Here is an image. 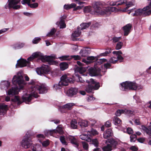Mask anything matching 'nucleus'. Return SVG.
<instances>
[{
  "label": "nucleus",
  "mask_w": 151,
  "mask_h": 151,
  "mask_svg": "<svg viewBox=\"0 0 151 151\" xmlns=\"http://www.w3.org/2000/svg\"><path fill=\"white\" fill-rule=\"evenodd\" d=\"M28 84L31 86L29 89L31 94L29 96H24L22 97L23 102H25L27 104H28L30 101L32 96L37 98L38 93H44L47 92L48 89L47 87L45 85H38L36 82L32 80H31Z\"/></svg>",
  "instance_id": "obj_1"
},
{
  "label": "nucleus",
  "mask_w": 151,
  "mask_h": 151,
  "mask_svg": "<svg viewBox=\"0 0 151 151\" xmlns=\"http://www.w3.org/2000/svg\"><path fill=\"white\" fill-rule=\"evenodd\" d=\"M102 6L101 4L97 2L94 4L93 7L96 13L103 15L108 16L111 14V12H116L119 11V9L115 7H108L102 9H101Z\"/></svg>",
  "instance_id": "obj_2"
},
{
  "label": "nucleus",
  "mask_w": 151,
  "mask_h": 151,
  "mask_svg": "<svg viewBox=\"0 0 151 151\" xmlns=\"http://www.w3.org/2000/svg\"><path fill=\"white\" fill-rule=\"evenodd\" d=\"M35 58H40L43 62L47 61L50 64H53L55 63V62L53 60L55 58V55H51L50 56H43L42 53L39 52H36L32 54L31 56L28 58V61H31Z\"/></svg>",
  "instance_id": "obj_3"
},
{
  "label": "nucleus",
  "mask_w": 151,
  "mask_h": 151,
  "mask_svg": "<svg viewBox=\"0 0 151 151\" xmlns=\"http://www.w3.org/2000/svg\"><path fill=\"white\" fill-rule=\"evenodd\" d=\"M12 82L14 84H17L19 85V89L23 88L26 84L22 76L19 73H18L17 75L14 76L12 80Z\"/></svg>",
  "instance_id": "obj_4"
},
{
  "label": "nucleus",
  "mask_w": 151,
  "mask_h": 151,
  "mask_svg": "<svg viewBox=\"0 0 151 151\" xmlns=\"http://www.w3.org/2000/svg\"><path fill=\"white\" fill-rule=\"evenodd\" d=\"M121 89L122 91L137 90V84L134 82L126 81L121 83Z\"/></svg>",
  "instance_id": "obj_5"
},
{
  "label": "nucleus",
  "mask_w": 151,
  "mask_h": 151,
  "mask_svg": "<svg viewBox=\"0 0 151 151\" xmlns=\"http://www.w3.org/2000/svg\"><path fill=\"white\" fill-rule=\"evenodd\" d=\"M73 82L72 78L68 77L66 75H64L61 77L60 81L59 82V85L62 87L67 86L69 83H73Z\"/></svg>",
  "instance_id": "obj_6"
},
{
  "label": "nucleus",
  "mask_w": 151,
  "mask_h": 151,
  "mask_svg": "<svg viewBox=\"0 0 151 151\" xmlns=\"http://www.w3.org/2000/svg\"><path fill=\"white\" fill-rule=\"evenodd\" d=\"M20 0H10L8 4H6L5 6L6 9L8 8L10 9L11 8L15 9H17L20 8V6L17 5V4L19 2Z\"/></svg>",
  "instance_id": "obj_7"
},
{
  "label": "nucleus",
  "mask_w": 151,
  "mask_h": 151,
  "mask_svg": "<svg viewBox=\"0 0 151 151\" xmlns=\"http://www.w3.org/2000/svg\"><path fill=\"white\" fill-rule=\"evenodd\" d=\"M63 132L62 128V125H59L57 127L56 130L46 131L45 132V134L47 136H52L55 133H58L60 134H62Z\"/></svg>",
  "instance_id": "obj_8"
},
{
  "label": "nucleus",
  "mask_w": 151,
  "mask_h": 151,
  "mask_svg": "<svg viewBox=\"0 0 151 151\" xmlns=\"http://www.w3.org/2000/svg\"><path fill=\"white\" fill-rule=\"evenodd\" d=\"M32 144L31 139L26 136L24 137L21 142L22 146L25 148H28L31 147Z\"/></svg>",
  "instance_id": "obj_9"
},
{
  "label": "nucleus",
  "mask_w": 151,
  "mask_h": 151,
  "mask_svg": "<svg viewBox=\"0 0 151 151\" xmlns=\"http://www.w3.org/2000/svg\"><path fill=\"white\" fill-rule=\"evenodd\" d=\"M36 70L38 74L41 75L47 73L49 71L50 69L47 65H43L41 68H37Z\"/></svg>",
  "instance_id": "obj_10"
},
{
  "label": "nucleus",
  "mask_w": 151,
  "mask_h": 151,
  "mask_svg": "<svg viewBox=\"0 0 151 151\" xmlns=\"http://www.w3.org/2000/svg\"><path fill=\"white\" fill-rule=\"evenodd\" d=\"M150 5L148 6H147L145 8H143V9H139L135 11V13L132 14L133 16H139L142 15H144L145 13V11L147 9L150 8Z\"/></svg>",
  "instance_id": "obj_11"
},
{
  "label": "nucleus",
  "mask_w": 151,
  "mask_h": 151,
  "mask_svg": "<svg viewBox=\"0 0 151 151\" xmlns=\"http://www.w3.org/2000/svg\"><path fill=\"white\" fill-rule=\"evenodd\" d=\"M106 143H108L112 149H115L118 145V141L115 139L111 138L106 140Z\"/></svg>",
  "instance_id": "obj_12"
},
{
  "label": "nucleus",
  "mask_w": 151,
  "mask_h": 151,
  "mask_svg": "<svg viewBox=\"0 0 151 151\" xmlns=\"http://www.w3.org/2000/svg\"><path fill=\"white\" fill-rule=\"evenodd\" d=\"M29 65V61H27L26 60L21 59L18 62V63L16 65V68L22 67L26 66H28Z\"/></svg>",
  "instance_id": "obj_13"
},
{
  "label": "nucleus",
  "mask_w": 151,
  "mask_h": 151,
  "mask_svg": "<svg viewBox=\"0 0 151 151\" xmlns=\"http://www.w3.org/2000/svg\"><path fill=\"white\" fill-rule=\"evenodd\" d=\"M78 92V89L75 88H71L66 92L67 96L72 97L76 94Z\"/></svg>",
  "instance_id": "obj_14"
},
{
  "label": "nucleus",
  "mask_w": 151,
  "mask_h": 151,
  "mask_svg": "<svg viewBox=\"0 0 151 151\" xmlns=\"http://www.w3.org/2000/svg\"><path fill=\"white\" fill-rule=\"evenodd\" d=\"M10 83L8 81H1L0 83V88L2 90H6L10 86Z\"/></svg>",
  "instance_id": "obj_15"
},
{
  "label": "nucleus",
  "mask_w": 151,
  "mask_h": 151,
  "mask_svg": "<svg viewBox=\"0 0 151 151\" xmlns=\"http://www.w3.org/2000/svg\"><path fill=\"white\" fill-rule=\"evenodd\" d=\"M101 72L100 70H98L96 68H91L89 69V74L91 76H95L99 75Z\"/></svg>",
  "instance_id": "obj_16"
},
{
  "label": "nucleus",
  "mask_w": 151,
  "mask_h": 151,
  "mask_svg": "<svg viewBox=\"0 0 151 151\" xmlns=\"http://www.w3.org/2000/svg\"><path fill=\"white\" fill-rule=\"evenodd\" d=\"M19 91V88L17 87L14 88L12 87L7 92L8 95L13 96L17 94L18 93Z\"/></svg>",
  "instance_id": "obj_17"
},
{
  "label": "nucleus",
  "mask_w": 151,
  "mask_h": 151,
  "mask_svg": "<svg viewBox=\"0 0 151 151\" xmlns=\"http://www.w3.org/2000/svg\"><path fill=\"white\" fill-rule=\"evenodd\" d=\"M86 82L87 83L89 84H92V85H94V86H93L94 90L98 89L100 87L99 83L96 82L92 79H91L90 81H86Z\"/></svg>",
  "instance_id": "obj_18"
},
{
  "label": "nucleus",
  "mask_w": 151,
  "mask_h": 151,
  "mask_svg": "<svg viewBox=\"0 0 151 151\" xmlns=\"http://www.w3.org/2000/svg\"><path fill=\"white\" fill-rule=\"evenodd\" d=\"M132 27V25L130 24H128L123 27L125 36L127 35L130 32V31Z\"/></svg>",
  "instance_id": "obj_19"
},
{
  "label": "nucleus",
  "mask_w": 151,
  "mask_h": 151,
  "mask_svg": "<svg viewBox=\"0 0 151 151\" xmlns=\"http://www.w3.org/2000/svg\"><path fill=\"white\" fill-rule=\"evenodd\" d=\"M68 139L70 141L71 143L74 144L75 146H78V143L77 139L73 136H69L68 137Z\"/></svg>",
  "instance_id": "obj_20"
},
{
  "label": "nucleus",
  "mask_w": 151,
  "mask_h": 151,
  "mask_svg": "<svg viewBox=\"0 0 151 151\" xmlns=\"http://www.w3.org/2000/svg\"><path fill=\"white\" fill-rule=\"evenodd\" d=\"M113 133L112 130L109 129L106 130L103 134L104 137V139H107L110 137L112 136Z\"/></svg>",
  "instance_id": "obj_21"
},
{
  "label": "nucleus",
  "mask_w": 151,
  "mask_h": 151,
  "mask_svg": "<svg viewBox=\"0 0 151 151\" xmlns=\"http://www.w3.org/2000/svg\"><path fill=\"white\" fill-rule=\"evenodd\" d=\"M79 28V27H78L77 30L72 34V38L74 39L76 37H79L81 35V30H80Z\"/></svg>",
  "instance_id": "obj_22"
},
{
  "label": "nucleus",
  "mask_w": 151,
  "mask_h": 151,
  "mask_svg": "<svg viewBox=\"0 0 151 151\" xmlns=\"http://www.w3.org/2000/svg\"><path fill=\"white\" fill-rule=\"evenodd\" d=\"M126 4V5L127 7L124 9L122 10V11L123 12H125L127 11V10L128 9L129 7H130L134 5V1H132L131 2H128L127 1V2L125 3Z\"/></svg>",
  "instance_id": "obj_23"
},
{
  "label": "nucleus",
  "mask_w": 151,
  "mask_h": 151,
  "mask_svg": "<svg viewBox=\"0 0 151 151\" xmlns=\"http://www.w3.org/2000/svg\"><path fill=\"white\" fill-rule=\"evenodd\" d=\"M74 105H75V104L74 103H69L63 106H62V108L67 110H70L72 109L73 106Z\"/></svg>",
  "instance_id": "obj_24"
},
{
  "label": "nucleus",
  "mask_w": 151,
  "mask_h": 151,
  "mask_svg": "<svg viewBox=\"0 0 151 151\" xmlns=\"http://www.w3.org/2000/svg\"><path fill=\"white\" fill-rule=\"evenodd\" d=\"M142 129L147 134L151 136V125L149 126L148 128L144 126H142Z\"/></svg>",
  "instance_id": "obj_25"
},
{
  "label": "nucleus",
  "mask_w": 151,
  "mask_h": 151,
  "mask_svg": "<svg viewBox=\"0 0 151 151\" xmlns=\"http://www.w3.org/2000/svg\"><path fill=\"white\" fill-rule=\"evenodd\" d=\"M80 138L82 140H85L88 142H91V138L86 134H83L80 136Z\"/></svg>",
  "instance_id": "obj_26"
},
{
  "label": "nucleus",
  "mask_w": 151,
  "mask_h": 151,
  "mask_svg": "<svg viewBox=\"0 0 151 151\" xmlns=\"http://www.w3.org/2000/svg\"><path fill=\"white\" fill-rule=\"evenodd\" d=\"M91 24V23L90 22L87 23H83L81 24L80 27H79L80 30H82L86 29L88 28Z\"/></svg>",
  "instance_id": "obj_27"
},
{
  "label": "nucleus",
  "mask_w": 151,
  "mask_h": 151,
  "mask_svg": "<svg viewBox=\"0 0 151 151\" xmlns=\"http://www.w3.org/2000/svg\"><path fill=\"white\" fill-rule=\"evenodd\" d=\"M89 52L88 50L86 49L81 50L80 52V54L82 57H85L86 56Z\"/></svg>",
  "instance_id": "obj_28"
},
{
  "label": "nucleus",
  "mask_w": 151,
  "mask_h": 151,
  "mask_svg": "<svg viewBox=\"0 0 151 151\" xmlns=\"http://www.w3.org/2000/svg\"><path fill=\"white\" fill-rule=\"evenodd\" d=\"M7 109V106L4 104H2L0 105V112L2 113H5Z\"/></svg>",
  "instance_id": "obj_29"
},
{
  "label": "nucleus",
  "mask_w": 151,
  "mask_h": 151,
  "mask_svg": "<svg viewBox=\"0 0 151 151\" xmlns=\"http://www.w3.org/2000/svg\"><path fill=\"white\" fill-rule=\"evenodd\" d=\"M60 66L61 70H64L68 68V65L67 63L63 62L60 64Z\"/></svg>",
  "instance_id": "obj_30"
},
{
  "label": "nucleus",
  "mask_w": 151,
  "mask_h": 151,
  "mask_svg": "<svg viewBox=\"0 0 151 151\" xmlns=\"http://www.w3.org/2000/svg\"><path fill=\"white\" fill-rule=\"evenodd\" d=\"M31 149L32 151H40L41 149V146L39 144H37L31 147Z\"/></svg>",
  "instance_id": "obj_31"
},
{
  "label": "nucleus",
  "mask_w": 151,
  "mask_h": 151,
  "mask_svg": "<svg viewBox=\"0 0 151 151\" xmlns=\"http://www.w3.org/2000/svg\"><path fill=\"white\" fill-rule=\"evenodd\" d=\"M106 145L104 146L102 148V149L103 151H111L112 148L110 146L108 143H106Z\"/></svg>",
  "instance_id": "obj_32"
},
{
  "label": "nucleus",
  "mask_w": 151,
  "mask_h": 151,
  "mask_svg": "<svg viewBox=\"0 0 151 151\" xmlns=\"http://www.w3.org/2000/svg\"><path fill=\"white\" fill-rule=\"evenodd\" d=\"M76 5L74 3H72L71 4H65L64 6L65 9L67 10L70 9L72 8L76 7Z\"/></svg>",
  "instance_id": "obj_33"
},
{
  "label": "nucleus",
  "mask_w": 151,
  "mask_h": 151,
  "mask_svg": "<svg viewBox=\"0 0 151 151\" xmlns=\"http://www.w3.org/2000/svg\"><path fill=\"white\" fill-rule=\"evenodd\" d=\"M88 132L90 133L91 135L95 136L99 134V132L96 129L92 128L90 130L88 131Z\"/></svg>",
  "instance_id": "obj_34"
},
{
  "label": "nucleus",
  "mask_w": 151,
  "mask_h": 151,
  "mask_svg": "<svg viewBox=\"0 0 151 151\" xmlns=\"http://www.w3.org/2000/svg\"><path fill=\"white\" fill-rule=\"evenodd\" d=\"M94 90L93 86L91 84L89 85L86 88V91L88 93L91 92Z\"/></svg>",
  "instance_id": "obj_35"
},
{
  "label": "nucleus",
  "mask_w": 151,
  "mask_h": 151,
  "mask_svg": "<svg viewBox=\"0 0 151 151\" xmlns=\"http://www.w3.org/2000/svg\"><path fill=\"white\" fill-rule=\"evenodd\" d=\"M57 24L60 26V28H63L66 27V25L65 23V21L60 20V22L57 23Z\"/></svg>",
  "instance_id": "obj_36"
},
{
  "label": "nucleus",
  "mask_w": 151,
  "mask_h": 151,
  "mask_svg": "<svg viewBox=\"0 0 151 151\" xmlns=\"http://www.w3.org/2000/svg\"><path fill=\"white\" fill-rule=\"evenodd\" d=\"M77 121L75 119H73L71 122V126L72 128L74 129L77 128Z\"/></svg>",
  "instance_id": "obj_37"
},
{
  "label": "nucleus",
  "mask_w": 151,
  "mask_h": 151,
  "mask_svg": "<svg viewBox=\"0 0 151 151\" xmlns=\"http://www.w3.org/2000/svg\"><path fill=\"white\" fill-rule=\"evenodd\" d=\"M80 126L81 127H86L88 126V122L85 120H81L79 123Z\"/></svg>",
  "instance_id": "obj_38"
},
{
  "label": "nucleus",
  "mask_w": 151,
  "mask_h": 151,
  "mask_svg": "<svg viewBox=\"0 0 151 151\" xmlns=\"http://www.w3.org/2000/svg\"><path fill=\"white\" fill-rule=\"evenodd\" d=\"M24 45V44L23 43L18 42L14 45V47L16 49H20Z\"/></svg>",
  "instance_id": "obj_39"
},
{
  "label": "nucleus",
  "mask_w": 151,
  "mask_h": 151,
  "mask_svg": "<svg viewBox=\"0 0 151 151\" xmlns=\"http://www.w3.org/2000/svg\"><path fill=\"white\" fill-rule=\"evenodd\" d=\"M114 121L115 122V125L120 124L122 123V121L119 118L116 117H115L114 118Z\"/></svg>",
  "instance_id": "obj_40"
},
{
  "label": "nucleus",
  "mask_w": 151,
  "mask_h": 151,
  "mask_svg": "<svg viewBox=\"0 0 151 151\" xmlns=\"http://www.w3.org/2000/svg\"><path fill=\"white\" fill-rule=\"evenodd\" d=\"M12 100L14 102H17L18 104H20L22 103V102L20 101L19 97L17 96H15L14 99H12Z\"/></svg>",
  "instance_id": "obj_41"
},
{
  "label": "nucleus",
  "mask_w": 151,
  "mask_h": 151,
  "mask_svg": "<svg viewBox=\"0 0 151 151\" xmlns=\"http://www.w3.org/2000/svg\"><path fill=\"white\" fill-rule=\"evenodd\" d=\"M123 42H118L116 46L115 49L116 50H119L123 46Z\"/></svg>",
  "instance_id": "obj_42"
},
{
  "label": "nucleus",
  "mask_w": 151,
  "mask_h": 151,
  "mask_svg": "<svg viewBox=\"0 0 151 151\" xmlns=\"http://www.w3.org/2000/svg\"><path fill=\"white\" fill-rule=\"evenodd\" d=\"M58 58L61 60H68L70 59L69 56L68 55H64L59 57Z\"/></svg>",
  "instance_id": "obj_43"
},
{
  "label": "nucleus",
  "mask_w": 151,
  "mask_h": 151,
  "mask_svg": "<svg viewBox=\"0 0 151 151\" xmlns=\"http://www.w3.org/2000/svg\"><path fill=\"white\" fill-rule=\"evenodd\" d=\"M83 148L86 150H87L88 148V145L86 142H81Z\"/></svg>",
  "instance_id": "obj_44"
},
{
  "label": "nucleus",
  "mask_w": 151,
  "mask_h": 151,
  "mask_svg": "<svg viewBox=\"0 0 151 151\" xmlns=\"http://www.w3.org/2000/svg\"><path fill=\"white\" fill-rule=\"evenodd\" d=\"M124 110L119 109L117 110L115 113L117 116H119L122 114L124 113Z\"/></svg>",
  "instance_id": "obj_45"
},
{
  "label": "nucleus",
  "mask_w": 151,
  "mask_h": 151,
  "mask_svg": "<svg viewBox=\"0 0 151 151\" xmlns=\"http://www.w3.org/2000/svg\"><path fill=\"white\" fill-rule=\"evenodd\" d=\"M56 30L55 28L52 29L51 31L47 34V36L49 37H50L53 35L55 33Z\"/></svg>",
  "instance_id": "obj_46"
},
{
  "label": "nucleus",
  "mask_w": 151,
  "mask_h": 151,
  "mask_svg": "<svg viewBox=\"0 0 151 151\" xmlns=\"http://www.w3.org/2000/svg\"><path fill=\"white\" fill-rule=\"evenodd\" d=\"M126 2H127V0H121L116 1V5H122L125 4V3H126Z\"/></svg>",
  "instance_id": "obj_47"
},
{
  "label": "nucleus",
  "mask_w": 151,
  "mask_h": 151,
  "mask_svg": "<svg viewBox=\"0 0 151 151\" xmlns=\"http://www.w3.org/2000/svg\"><path fill=\"white\" fill-rule=\"evenodd\" d=\"M60 140L63 144L64 145H67V142L65 141V138L64 137L60 136Z\"/></svg>",
  "instance_id": "obj_48"
},
{
  "label": "nucleus",
  "mask_w": 151,
  "mask_h": 151,
  "mask_svg": "<svg viewBox=\"0 0 151 151\" xmlns=\"http://www.w3.org/2000/svg\"><path fill=\"white\" fill-rule=\"evenodd\" d=\"M92 143L96 147H98L99 145V142L96 139H95L92 140Z\"/></svg>",
  "instance_id": "obj_49"
},
{
  "label": "nucleus",
  "mask_w": 151,
  "mask_h": 151,
  "mask_svg": "<svg viewBox=\"0 0 151 151\" xmlns=\"http://www.w3.org/2000/svg\"><path fill=\"white\" fill-rule=\"evenodd\" d=\"M130 138L131 142H134L136 140L137 136L135 134H132L131 135Z\"/></svg>",
  "instance_id": "obj_50"
},
{
  "label": "nucleus",
  "mask_w": 151,
  "mask_h": 151,
  "mask_svg": "<svg viewBox=\"0 0 151 151\" xmlns=\"http://www.w3.org/2000/svg\"><path fill=\"white\" fill-rule=\"evenodd\" d=\"M86 70V69L85 68L80 67L78 69V72L79 73L82 74L85 72Z\"/></svg>",
  "instance_id": "obj_51"
},
{
  "label": "nucleus",
  "mask_w": 151,
  "mask_h": 151,
  "mask_svg": "<svg viewBox=\"0 0 151 151\" xmlns=\"http://www.w3.org/2000/svg\"><path fill=\"white\" fill-rule=\"evenodd\" d=\"M28 6L31 8H36L38 6V4L37 3L31 4L30 3L28 4Z\"/></svg>",
  "instance_id": "obj_52"
},
{
  "label": "nucleus",
  "mask_w": 151,
  "mask_h": 151,
  "mask_svg": "<svg viewBox=\"0 0 151 151\" xmlns=\"http://www.w3.org/2000/svg\"><path fill=\"white\" fill-rule=\"evenodd\" d=\"M117 61V58L115 57H112L109 60V62L113 63H116Z\"/></svg>",
  "instance_id": "obj_53"
},
{
  "label": "nucleus",
  "mask_w": 151,
  "mask_h": 151,
  "mask_svg": "<svg viewBox=\"0 0 151 151\" xmlns=\"http://www.w3.org/2000/svg\"><path fill=\"white\" fill-rule=\"evenodd\" d=\"M91 10V7L90 6H87L85 7L84 9V12L85 13H88Z\"/></svg>",
  "instance_id": "obj_54"
},
{
  "label": "nucleus",
  "mask_w": 151,
  "mask_h": 151,
  "mask_svg": "<svg viewBox=\"0 0 151 151\" xmlns=\"http://www.w3.org/2000/svg\"><path fill=\"white\" fill-rule=\"evenodd\" d=\"M70 58H72L75 60H79L81 59V57L80 56L77 55H72L71 56Z\"/></svg>",
  "instance_id": "obj_55"
},
{
  "label": "nucleus",
  "mask_w": 151,
  "mask_h": 151,
  "mask_svg": "<svg viewBox=\"0 0 151 151\" xmlns=\"http://www.w3.org/2000/svg\"><path fill=\"white\" fill-rule=\"evenodd\" d=\"M41 40V38H35L32 40V42L33 44L37 43Z\"/></svg>",
  "instance_id": "obj_56"
},
{
  "label": "nucleus",
  "mask_w": 151,
  "mask_h": 151,
  "mask_svg": "<svg viewBox=\"0 0 151 151\" xmlns=\"http://www.w3.org/2000/svg\"><path fill=\"white\" fill-rule=\"evenodd\" d=\"M121 38V37H113L112 40L113 42H116L119 41Z\"/></svg>",
  "instance_id": "obj_57"
},
{
  "label": "nucleus",
  "mask_w": 151,
  "mask_h": 151,
  "mask_svg": "<svg viewBox=\"0 0 151 151\" xmlns=\"http://www.w3.org/2000/svg\"><path fill=\"white\" fill-rule=\"evenodd\" d=\"M30 1L31 0H22L21 1V3L23 4H27L28 5V4L30 3Z\"/></svg>",
  "instance_id": "obj_58"
},
{
  "label": "nucleus",
  "mask_w": 151,
  "mask_h": 151,
  "mask_svg": "<svg viewBox=\"0 0 151 151\" xmlns=\"http://www.w3.org/2000/svg\"><path fill=\"white\" fill-rule=\"evenodd\" d=\"M151 13V7L149 9H147L145 11V15H148Z\"/></svg>",
  "instance_id": "obj_59"
},
{
  "label": "nucleus",
  "mask_w": 151,
  "mask_h": 151,
  "mask_svg": "<svg viewBox=\"0 0 151 151\" xmlns=\"http://www.w3.org/2000/svg\"><path fill=\"white\" fill-rule=\"evenodd\" d=\"M42 145L44 147H46L49 144V141L48 140L45 141L42 143Z\"/></svg>",
  "instance_id": "obj_60"
},
{
  "label": "nucleus",
  "mask_w": 151,
  "mask_h": 151,
  "mask_svg": "<svg viewBox=\"0 0 151 151\" xmlns=\"http://www.w3.org/2000/svg\"><path fill=\"white\" fill-rule=\"evenodd\" d=\"M130 149L132 151H137L138 150V148L137 147L135 146H133L130 147Z\"/></svg>",
  "instance_id": "obj_61"
},
{
  "label": "nucleus",
  "mask_w": 151,
  "mask_h": 151,
  "mask_svg": "<svg viewBox=\"0 0 151 151\" xmlns=\"http://www.w3.org/2000/svg\"><path fill=\"white\" fill-rule=\"evenodd\" d=\"M124 114H133V112L131 110L127 109L124 110Z\"/></svg>",
  "instance_id": "obj_62"
},
{
  "label": "nucleus",
  "mask_w": 151,
  "mask_h": 151,
  "mask_svg": "<svg viewBox=\"0 0 151 151\" xmlns=\"http://www.w3.org/2000/svg\"><path fill=\"white\" fill-rule=\"evenodd\" d=\"M104 67L105 68H106V69H107L109 68L111 66V64L108 63H107L104 64Z\"/></svg>",
  "instance_id": "obj_63"
},
{
  "label": "nucleus",
  "mask_w": 151,
  "mask_h": 151,
  "mask_svg": "<svg viewBox=\"0 0 151 151\" xmlns=\"http://www.w3.org/2000/svg\"><path fill=\"white\" fill-rule=\"evenodd\" d=\"M127 132L128 134H132L133 133V131L131 128L128 127L127 129Z\"/></svg>",
  "instance_id": "obj_64"
}]
</instances>
